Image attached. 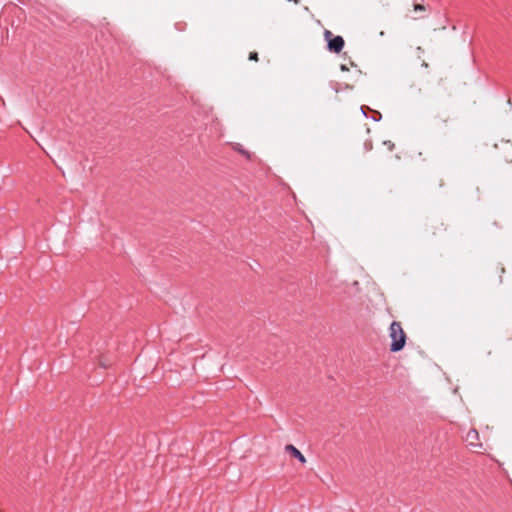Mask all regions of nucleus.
<instances>
[{
  "label": "nucleus",
  "mask_w": 512,
  "mask_h": 512,
  "mask_svg": "<svg viewBox=\"0 0 512 512\" xmlns=\"http://www.w3.org/2000/svg\"><path fill=\"white\" fill-rule=\"evenodd\" d=\"M389 337L391 339L390 351L395 353L402 350L406 344V334L402 328V325L393 321L389 327Z\"/></svg>",
  "instance_id": "nucleus-1"
},
{
  "label": "nucleus",
  "mask_w": 512,
  "mask_h": 512,
  "mask_svg": "<svg viewBox=\"0 0 512 512\" xmlns=\"http://www.w3.org/2000/svg\"><path fill=\"white\" fill-rule=\"evenodd\" d=\"M325 38L328 40L329 51L340 53L344 47V39L341 36L332 37V33L328 30L324 33Z\"/></svg>",
  "instance_id": "nucleus-2"
},
{
  "label": "nucleus",
  "mask_w": 512,
  "mask_h": 512,
  "mask_svg": "<svg viewBox=\"0 0 512 512\" xmlns=\"http://www.w3.org/2000/svg\"><path fill=\"white\" fill-rule=\"evenodd\" d=\"M465 441L470 449H482L483 444L480 442V436L476 429H470L465 436Z\"/></svg>",
  "instance_id": "nucleus-3"
},
{
  "label": "nucleus",
  "mask_w": 512,
  "mask_h": 512,
  "mask_svg": "<svg viewBox=\"0 0 512 512\" xmlns=\"http://www.w3.org/2000/svg\"><path fill=\"white\" fill-rule=\"evenodd\" d=\"M285 451L295 457L300 463L305 464L307 462L305 456L301 453V451L296 448L292 444H288L285 446Z\"/></svg>",
  "instance_id": "nucleus-4"
},
{
  "label": "nucleus",
  "mask_w": 512,
  "mask_h": 512,
  "mask_svg": "<svg viewBox=\"0 0 512 512\" xmlns=\"http://www.w3.org/2000/svg\"><path fill=\"white\" fill-rule=\"evenodd\" d=\"M234 149H235L237 152H239V153H241L242 155H244L246 158H250V154H249V152H248V151H246L245 149H243L239 144H238V145H236V146L234 147Z\"/></svg>",
  "instance_id": "nucleus-5"
},
{
  "label": "nucleus",
  "mask_w": 512,
  "mask_h": 512,
  "mask_svg": "<svg viewBox=\"0 0 512 512\" xmlns=\"http://www.w3.org/2000/svg\"><path fill=\"white\" fill-rule=\"evenodd\" d=\"M249 59L257 61L258 60V54L256 52H251L250 55H249Z\"/></svg>",
  "instance_id": "nucleus-6"
},
{
  "label": "nucleus",
  "mask_w": 512,
  "mask_h": 512,
  "mask_svg": "<svg viewBox=\"0 0 512 512\" xmlns=\"http://www.w3.org/2000/svg\"><path fill=\"white\" fill-rule=\"evenodd\" d=\"M415 9H416V10H422V9H423V6H421V5H416V6H415Z\"/></svg>",
  "instance_id": "nucleus-7"
}]
</instances>
